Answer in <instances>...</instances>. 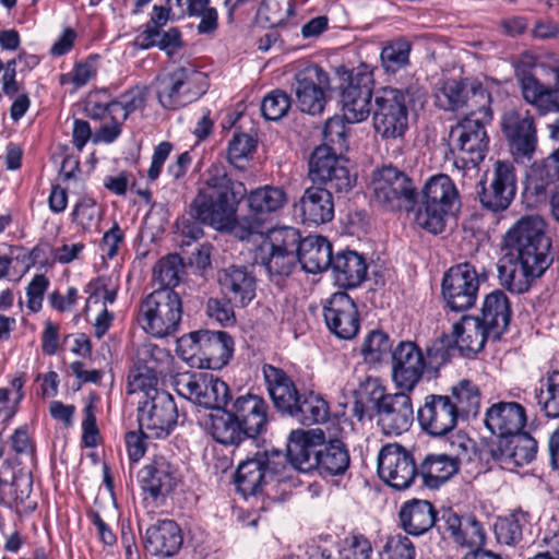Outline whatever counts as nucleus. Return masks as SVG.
I'll list each match as a JSON object with an SVG mask.
<instances>
[{
	"label": "nucleus",
	"instance_id": "1",
	"mask_svg": "<svg viewBox=\"0 0 559 559\" xmlns=\"http://www.w3.org/2000/svg\"><path fill=\"white\" fill-rule=\"evenodd\" d=\"M246 194L243 182L234 179L223 163H213L205 170L203 186L190 203V218L178 219L177 227L190 240L203 236L200 224L221 231L233 230L237 225L238 206Z\"/></svg>",
	"mask_w": 559,
	"mask_h": 559
},
{
	"label": "nucleus",
	"instance_id": "2",
	"mask_svg": "<svg viewBox=\"0 0 559 559\" xmlns=\"http://www.w3.org/2000/svg\"><path fill=\"white\" fill-rule=\"evenodd\" d=\"M478 111H469L449 131V154L457 169L477 167L486 157L489 136Z\"/></svg>",
	"mask_w": 559,
	"mask_h": 559
},
{
	"label": "nucleus",
	"instance_id": "3",
	"mask_svg": "<svg viewBox=\"0 0 559 559\" xmlns=\"http://www.w3.org/2000/svg\"><path fill=\"white\" fill-rule=\"evenodd\" d=\"M181 316L179 295L164 287L153 290L141 301L138 322L146 333L162 338L177 332Z\"/></svg>",
	"mask_w": 559,
	"mask_h": 559
},
{
	"label": "nucleus",
	"instance_id": "4",
	"mask_svg": "<svg viewBox=\"0 0 559 559\" xmlns=\"http://www.w3.org/2000/svg\"><path fill=\"white\" fill-rule=\"evenodd\" d=\"M487 338L492 336L478 317L463 316L453 324L450 335L441 336L427 348V357L436 365H443L455 352L464 356L480 352Z\"/></svg>",
	"mask_w": 559,
	"mask_h": 559
},
{
	"label": "nucleus",
	"instance_id": "5",
	"mask_svg": "<svg viewBox=\"0 0 559 559\" xmlns=\"http://www.w3.org/2000/svg\"><path fill=\"white\" fill-rule=\"evenodd\" d=\"M178 349L185 359H197L200 368L218 370L231 358L234 341L227 332L201 330L182 336Z\"/></svg>",
	"mask_w": 559,
	"mask_h": 559
},
{
	"label": "nucleus",
	"instance_id": "6",
	"mask_svg": "<svg viewBox=\"0 0 559 559\" xmlns=\"http://www.w3.org/2000/svg\"><path fill=\"white\" fill-rule=\"evenodd\" d=\"M206 76L191 66L177 67L158 75L155 91L159 104L165 109L176 110L205 93Z\"/></svg>",
	"mask_w": 559,
	"mask_h": 559
},
{
	"label": "nucleus",
	"instance_id": "7",
	"mask_svg": "<svg viewBox=\"0 0 559 559\" xmlns=\"http://www.w3.org/2000/svg\"><path fill=\"white\" fill-rule=\"evenodd\" d=\"M348 159L335 152L333 146H317L308 162V177L322 189L335 193H347L356 183V175L352 174Z\"/></svg>",
	"mask_w": 559,
	"mask_h": 559
},
{
	"label": "nucleus",
	"instance_id": "8",
	"mask_svg": "<svg viewBox=\"0 0 559 559\" xmlns=\"http://www.w3.org/2000/svg\"><path fill=\"white\" fill-rule=\"evenodd\" d=\"M409 91L385 87L374 95L372 121L377 134L384 140L402 139L408 128Z\"/></svg>",
	"mask_w": 559,
	"mask_h": 559
},
{
	"label": "nucleus",
	"instance_id": "9",
	"mask_svg": "<svg viewBox=\"0 0 559 559\" xmlns=\"http://www.w3.org/2000/svg\"><path fill=\"white\" fill-rule=\"evenodd\" d=\"M374 202L388 211H408L416 203L413 180L393 166H383L372 174L370 183Z\"/></svg>",
	"mask_w": 559,
	"mask_h": 559
},
{
	"label": "nucleus",
	"instance_id": "10",
	"mask_svg": "<svg viewBox=\"0 0 559 559\" xmlns=\"http://www.w3.org/2000/svg\"><path fill=\"white\" fill-rule=\"evenodd\" d=\"M367 388L371 389V400L378 415V425L386 436H400L407 431L414 420L411 396L405 391L385 394L378 380L368 379Z\"/></svg>",
	"mask_w": 559,
	"mask_h": 559
},
{
	"label": "nucleus",
	"instance_id": "11",
	"mask_svg": "<svg viewBox=\"0 0 559 559\" xmlns=\"http://www.w3.org/2000/svg\"><path fill=\"white\" fill-rule=\"evenodd\" d=\"M545 221L538 215L521 217L504 237L508 252L515 257L550 260V240L545 233Z\"/></svg>",
	"mask_w": 559,
	"mask_h": 559
},
{
	"label": "nucleus",
	"instance_id": "12",
	"mask_svg": "<svg viewBox=\"0 0 559 559\" xmlns=\"http://www.w3.org/2000/svg\"><path fill=\"white\" fill-rule=\"evenodd\" d=\"M151 399L139 401L138 421L140 429L151 438L168 437L178 421V409L174 397L166 391H153Z\"/></svg>",
	"mask_w": 559,
	"mask_h": 559
},
{
	"label": "nucleus",
	"instance_id": "13",
	"mask_svg": "<svg viewBox=\"0 0 559 559\" xmlns=\"http://www.w3.org/2000/svg\"><path fill=\"white\" fill-rule=\"evenodd\" d=\"M442 297L445 307L453 312H464L476 304L479 275L469 262L451 266L442 280Z\"/></svg>",
	"mask_w": 559,
	"mask_h": 559
},
{
	"label": "nucleus",
	"instance_id": "14",
	"mask_svg": "<svg viewBox=\"0 0 559 559\" xmlns=\"http://www.w3.org/2000/svg\"><path fill=\"white\" fill-rule=\"evenodd\" d=\"M175 385L179 395L204 408L221 409L230 397L228 385L212 374L182 372Z\"/></svg>",
	"mask_w": 559,
	"mask_h": 559
},
{
	"label": "nucleus",
	"instance_id": "15",
	"mask_svg": "<svg viewBox=\"0 0 559 559\" xmlns=\"http://www.w3.org/2000/svg\"><path fill=\"white\" fill-rule=\"evenodd\" d=\"M378 474L392 488L404 490L418 476V466L406 448L400 443H388L378 454Z\"/></svg>",
	"mask_w": 559,
	"mask_h": 559
},
{
	"label": "nucleus",
	"instance_id": "16",
	"mask_svg": "<svg viewBox=\"0 0 559 559\" xmlns=\"http://www.w3.org/2000/svg\"><path fill=\"white\" fill-rule=\"evenodd\" d=\"M328 90H330L329 75L318 66H308L295 74L293 91L302 112L312 116L322 114L326 105Z\"/></svg>",
	"mask_w": 559,
	"mask_h": 559
},
{
	"label": "nucleus",
	"instance_id": "17",
	"mask_svg": "<svg viewBox=\"0 0 559 559\" xmlns=\"http://www.w3.org/2000/svg\"><path fill=\"white\" fill-rule=\"evenodd\" d=\"M283 455L280 452H257L242 461L236 472V485L243 496L257 495L262 486L280 472Z\"/></svg>",
	"mask_w": 559,
	"mask_h": 559
},
{
	"label": "nucleus",
	"instance_id": "18",
	"mask_svg": "<svg viewBox=\"0 0 559 559\" xmlns=\"http://www.w3.org/2000/svg\"><path fill=\"white\" fill-rule=\"evenodd\" d=\"M469 440L465 436H455L450 445L453 453H430L427 454L418 465V476L423 484L431 489H437L452 478L460 466L459 455L467 451Z\"/></svg>",
	"mask_w": 559,
	"mask_h": 559
},
{
	"label": "nucleus",
	"instance_id": "19",
	"mask_svg": "<svg viewBox=\"0 0 559 559\" xmlns=\"http://www.w3.org/2000/svg\"><path fill=\"white\" fill-rule=\"evenodd\" d=\"M550 260L518 258L507 252L498 263L500 284L514 294L528 290L534 278L539 277L549 266Z\"/></svg>",
	"mask_w": 559,
	"mask_h": 559
},
{
	"label": "nucleus",
	"instance_id": "20",
	"mask_svg": "<svg viewBox=\"0 0 559 559\" xmlns=\"http://www.w3.org/2000/svg\"><path fill=\"white\" fill-rule=\"evenodd\" d=\"M516 193V171L510 160H497L487 186H483L479 200L484 207L492 212L507 210Z\"/></svg>",
	"mask_w": 559,
	"mask_h": 559
},
{
	"label": "nucleus",
	"instance_id": "21",
	"mask_svg": "<svg viewBox=\"0 0 559 559\" xmlns=\"http://www.w3.org/2000/svg\"><path fill=\"white\" fill-rule=\"evenodd\" d=\"M502 130L509 141L510 151L516 159L530 160L537 146L534 118L528 111L509 110L503 115Z\"/></svg>",
	"mask_w": 559,
	"mask_h": 559
},
{
	"label": "nucleus",
	"instance_id": "22",
	"mask_svg": "<svg viewBox=\"0 0 559 559\" xmlns=\"http://www.w3.org/2000/svg\"><path fill=\"white\" fill-rule=\"evenodd\" d=\"M425 367L424 354L414 342H400L392 350V378L401 391H413Z\"/></svg>",
	"mask_w": 559,
	"mask_h": 559
},
{
	"label": "nucleus",
	"instance_id": "23",
	"mask_svg": "<svg viewBox=\"0 0 559 559\" xmlns=\"http://www.w3.org/2000/svg\"><path fill=\"white\" fill-rule=\"evenodd\" d=\"M457 409L447 395H429L418 411L421 429L430 436L442 437L451 432L457 424Z\"/></svg>",
	"mask_w": 559,
	"mask_h": 559
},
{
	"label": "nucleus",
	"instance_id": "24",
	"mask_svg": "<svg viewBox=\"0 0 559 559\" xmlns=\"http://www.w3.org/2000/svg\"><path fill=\"white\" fill-rule=\"evenodd\" d=\"M329 330L338 338L352 340L359 330V314L354 300L346 293H335L323 309Z\"/></svg>",
	"mask_w": 559,
	"mask_h": 559
},
{
	"label": "nucleus",
	"instance_id": "25",
	"mask_svg": "<svg viewBox=\"0 0 559 559\" xmlns=\"http://www.w3.org/2000/svg\"><path fill=\"white\" fill-rule=\"evenodd\" d=\"M488 100L489 95L480 85L467 88L465 84L456 80L443 82L436 93V104L444 110H457L466 106L471 108V111H475L474 107L479 104L478 114L486 116Z\"/></svg>",
	"mask_w": 559,
	"mask_h": 559
},
{
	"label": "nucleus",
	"instance_id": "26",
	"mask_svg": "<svg viewBox=\"0 0 559 559\" xmlns=\"http://www.w3.org/2000/svg\"><path fill=\"white\" fill-rule=\"evenodd\" d=\"M556 186H559V150H555L540 163L531 166L526 177L525 192L535 204H545Z\"/></svg>",
	"mask_w": 559,
	"mask_h": 559
},
{
	"label": "nucleus",
	"instance_id": "27",
	"mask_svg": "<svg viewBox=\"0 0 559 559\" xmlns=\"http://www.w3.org/2000/svg\"><path fill=\"white\" fill-rule=\"evenodd\" d=\"M527 421L525 408L516 402H498L487 408L485 426L503 440L522 431Z\"/></svg>",
	"mask_w": 559,
	"mask_h": 559
},
{
	"label": "nucleus",
	"instance_id": "28",
	"mask_svg": "<svg viewBox=\"0 0 559 559\" xmlns=\"http://www.w3.org/2000/svg\"><path fill=\"white\" fill-rule=\"evenodd\" d=\"M138 476L142 490L154 500L169 495L179 481L177 467L164 456H156Z\"/></svg>",
	"mask_w": 559,
	"mask_h": 559
},
{
	"label": "nucleus",
	"instance_id": "29",
	"mask_svg": "<svg viewBox=\"0 0 559 559\" xmlns=\"http://www.w3.org/2000/svg\"><path fill=\"white\" fill-rule=\"evenodd\" d=\"M329 189L322 187L307 188L299 202L295 205L301 221L306 225H321L334 217V202Z\"/></svg>",
	"mask_w": 559,
	"mask_h": 559
},
{
	"label": "nucleus",
	"instance_id": "30",
	"mask_svg": "<svg viewBox=\"0 0 559 559\" xmlns=\"http://www.w3.org/2000/svg\"><path fill=\"white\" fill-rule=\"evenodd\" d=\"M322 440L323 432L317 436L312 431L294 430L287 442V457L292 465L302 472L309 473L318 467L319 447L314 439Z\"/></svg>",
	"mask_w": 559,
	"mask_h": 559
},
{
	"label": "nucleus",
	"instance_id": "31",
	"mask_svg": "<svg viewBox=\"0 0 559 559\" xmlns=\"http://www.w3.org/2000/svg\"><path fill=\"white\" fill-rule=\"evenodd\" d=\"M144 548L154 556L171 557L182 545L181 530L173 520H160L145 531Z\"/></svg>",
	"mask_w": 559,
	"mask_h": 559
},
{
	"label": "nucleus",
	"instance_id": "32",
	"mask_svg": "<svg viewBox=\"0 0 559 559\" xmlns=\"http://www.w3.org/2000/svg\"><path fill=\"white\" fill-rule=\"evenodd\" d=\"M218 283L224 296L242 307L255 297V278L246 266L223 269L218 272Z\"/></svg>",
	"mask_w": 559,
	"mask_h": 559
},
{
	"label": "nucleus",
	"instance_id": "33",
	"mask_svg": "<svg viewBox=\"0 0 559 559\" xmlns=\"http://www.w3.org/2000/svg\"><path fill=\"white\" fill-rule=\"evenodd\" d=\"M262 371L274 406L280 412L288 415L301 394H299L293 380L281 368L264 365Z\"/></svg>",
	"mask_w": 559,
	"mask_h": 559
},
{
	"label": "nucleus",
	"instance_id": "34",
	"mask_svg": "<svg viewBox=\"0 0 559 559\" xmlns=\"http://www.w3.org/2000/svg\"><path fill=\"white\" fill-rule=\"evenodd\" d=\"M399 518L405 533L420 536L436 525L437 511L431 502L413 499L401 507Z\"/></svg>",
	"mask_w": 559,
	"mask_h": 559
},
{
	"label": "nucleus",
	"instance_id": "35",
	"mask_svg": "<svg viewBox=\"0 0 559 559\" xmlns=\"http://www.w3.org/2000/svg\"><path fill=\"white\" fill-rule=\"evenodd\" d=\"M267 404L254 394L239 396L234 403V413L248 438L262 433L267 423Z\"/></svg>",
	"mask_w": 559,
	"mask_h": 559
},
{
	"label": "nucleus",
	"instance_id": "36",
	"mask_svg": "<svg viewBox=\"0 0 559 559\" xmlns=\"http://www.w3.org/2000/svg\"><path fill=\"white\" fill-rule=\"evenodd\" d=\"M537 453V441L526 432H516L503 440H499L497 448L492 449L496 460L523 466L531 463Z\"/></svg>",
	"mask_w": 559,
	"mask_h": 559
},
{
	"label": "nucleus",
	"instance_id": "37",
	"mask_svg": "<svg viewBox=\"0 0 559 559\" xmlns=\"http://www.w3.org/2000/svg\"><path fill=\"white\" fill-rule=\"evenodd\" d=\"M479 321L489 330L493 340L507 331L510 319L511 309L507 296L501 290H495L485 297L481 307V316Z\"/></svg>",
	"mask_w": 559,
	"mask_h": 559
},
{
	"label": "nucleus",
	"instance_id": "38",
	"mask_svg": "<svg viewBox=\"0 0 559 559\" xmlns=\"http://www.w3.org/2000/svg\"><path fill=\"white\" fill-rule=\"evenodd\" d=\"M331 269L336 284L344 288L357 287L367 276V264L364 257L352 250L336 253Z\"/></svg>",
	"mask_w": 559,
	"mask_h": 559
},
{
	"label": "nucleus",
	"instance_id": "39",
	"mask_svg": "<svg viewBox=\"0 0 559 559\" xmlns=\"http://www.w3.org/2000/svg\"><path fill=\"white\" fill-rule=\"evenodd\" d=\"M298 261L308 273H320L331 267L332 245L323 236H308L301 240Z\"/></svg>",
	"mask_w": 559,
	"mask_h": 559
},
{
	"label": "nucleus",
	"instance_id": "40",
	"mask_svg": "<svg viewBox=\"0 0 559 559\" xmlns=\"http://www.w3.org/2000/svg\"><path fill=\"white\" fill-rule=\"evenodd\" d=\"M520 85L523 98L539 114L559 112V90H550L531 74L523 75Z\"/></svg>",
	"mask_w": 559,
	"mask_h": 559
},
{
	"label": "nucleus",
	"instance_id": "41",
	"mask_svg": "<svg viewBox=\"0 0 559 559\" xmlns=\"http://www.w3.org/2000/svg\"><path fill=\"white\" fill-rule=\"evenodd\" d=\"M350 457L345 444L333 440L319 447V462L317 471L322 476L343 475L349 467Z\"/></svg>",
	"mask_w": 559,
	"mask_h": 559
},
{
	"label": "nucleus",
	"instance_id": "42",
	"mask_svg": "<svg viewBox=\"0 0 559 559\" xmlns=\"http://www.w3.org/2000/svg\"><path fill=\"white\" fill-rule=\"evenodd\" d=\"M305 426L322 424L329 419L328 403L313 392L302 393L288 414Z\"/></svg>",
	"mask_w": 559,
	"mask_h": 559
},
{
	"label": "nucleus",
	"instance_id": "43",
	"mask_svg": "<svg viewBox=\"0 0 559 559\" xmlns=\"http://www.w3.org/2000/svg\"><path fill=\"white\" fill-rule=\"evenodd\" d=\"M423 201L453 211L459 203V193L451 178L439 174L426 182Z\"/></svg>",
	"mask_w": 559,
	"mask_h": 559
},
{
	"label": "nucleus",
	"instance_id": "44",
	"mask_svg": "<svg viewBox=\"0 0 559 559\" xmlns=\"http://www.w3.org/2000/svg\"><path fill=\"white\" fill-rule=\"evenodd\" d=\"M211 432L217 442L226 445H237L248 438L234 412L213 415Z\"/></svg>",
	"mask_w": 559,
	"mask_h": 559
},
{
	"label": "nucleus",
	"instance_id": "45",
	"mask_svg": "<svg viewBox=\"0 0 559 559\" xmlns=\"http://www.w3.org/2000/svg\"><path fill=\"white\" fill-rule=\"evenodd\" d=\"M530 523V514L516 510L507 516L499 518L495 525L497 542L507 546H515L523 538V531Z\"/></svg>",
	"mask_w": 559,
	"mask_h": 559
},
{
	"label": "nucleus",
	"instance_id": "46",
	"mask_svg": "<svg viewBox=\"0 0 559 559\" xmlns=\"http://www.w3.org/2000/svg\"><path fill=\"white\" fill-rule=\"evenodd\" d=\"M261 242L257 247L262 251H282L297 253L301 242L300 235L293 227H278L271 229L265 236H260Z\"/></svg>",
	"mask_w": 559,
	"mask_h": 559
},
{
	"label": "nucleus",
	"instance_id": "47",
	"mask_svg": "<svg viewBox=\"0 0 559 559\" xmlns=\"http://www.w3.org/2000/svg\"><path fill=\"white\" fill-rule=\"evenodd\" d=\"M287 198L283 189L265 186L248 194V205L255 214H267L278 211L286 203Z\"/></svg>",
	"mask_w": 559,
	"mask_h": 559
},
{
	"label": "nucleus",
	"instance_id": "48",
	"mask_svg": "<svg viewBox=\"0 0 559 559\" xmlns=\"http://www.w3.org/2000/svg\"><path fill=\"white\" fill-rule=\"evenodd\" d=\"M298 261L297 253L255 249L254 263L262 265L270 276H288Z\"/></svg>",
	"mask_w": 559,
	"mask_h": 559
},
{
	"label": "nucleus",
	"instance_id": "49",
	"mask_svg": "<svg viewBox=\"0 0 559 559\" xmlns=\"http://www.w3.org/2000/svg\"><path fill=\"white\" fill-rule=\"evenodd\" d=\"M347 85L343 87L341 102L345 103L352 98L372 96L373 76L366 64L353 69L347 74Z\"/></svg>",
	"mask_w": 559,
	"mask_h": 559
},
{
	"label": "nucleus",
	"instance_id": "50",
	"mask_svg": "<svg viewBox=\"0 0 559 559\" xmlns=\"http://www.w3.org/2000/svg\"><path fill=\"white\" fill-rule=\"evenodd\" d=\"M454 399L453 406L457 409L459 416H476L480 407V393L473 382L462 380L452 388Z\"/></svg>",
	"mask_w": 559,
	"mask_h": 559
},
{
	"label": "nucleus",
	"instance_id": "51",
	"mask_svg": "<svg viewBox=\"0 0 559 559\" xmlns=\"http://www.w3.org/2000/svg\"><path fill=\"white\" fill-rule=\"evenodd\" d=\"M412 44L405 37L389 41L381 50L380 59L386 72L395 73L409 63Z\"/></svg>",
	"mask_w": 559,
	"mask_h": 559
},
{
	"label": "nucleus",
	"instance_id": "52",
	"mask_svg": "<svg viewBox=\"0 0 559 559\" xmlns=\"http://www.w3.org/2000/svg\"><path fill=\"white\" fill-rule=\"evenodd\" d=\"M534 397L547 417H559V371L540 380V388L535 391Z\"/></svg>",
	"mask_w": 559,
	"mask_h": 559
},
{
	"label": "nucleus",
	"instance_id": "53",
	"mask_svg": "<svg viewBox=\"0 0 559 559\" xmlns=\"http://www.w3.org/2000/svg\"><path fill=\"white\" fill-rule=\"evenodd\" d=\"M170 359L171 356L167 349L153 343H143L136 349L134 366L151 372L162 373Z\"/></svg>",
	"mask_w": 559,
	"mask_h": 559
},
{
	"label": "nucleus",
	"instance_id": "54",
	"mask_svg": "<svg viewBox=\"0 0 559 559\" xmlns=\"http://www.w3.org/2000/svg\"><path fill=\"white\" fill-rule=\"evenodd\" d=\"M140 40L142 48L157 46L169 55L181 46L180 32L175 27L163 32L162 28H150V25H147L146 29L140 35Z\"/></svg>",
	"mask_w": 559,
	"mask_h": 559
},
{
	"label": "nucleus",
	"instance_id": "55",
	"mask_svg": "<svg viewBox=\"0 0 559 559\" xmlns=\"http://www.w3.org/2000/svg\"><path fill=\"white\" fill-rule=\"evenodd\" d=\"M452 213L453 211L423 201L415 222L418 227L437 235L444 230L447 218Z\"/></svg>",
	"mask_w": 559,
	"mask_h": 559
},
{
	"label": "nucleus",
	"instance_id": "56",
	"mask_svg": "<svg viewBox=\"0 0 559 559\" xmlns=\"http://www.w3.org/2000/svg\"><path fill=\"white\" fill-rule=\"evenodd\" d=\"M392 350L389 336L377 330L371 331L361 345L365 361L372 365L380 362Z\"/></svg>",
	"mask_w": 559,
	"mask_h": 559
},
{
	"label": "nucleus",
	"instance_id": "57",
	"mask_svg": "<svg viewBox=\"0 0 559 559\" xmlns=\"http://www.w3.org/2000/svg\"><path fill=\"white\" fill-rule=\"evenodd\" d=\"M372 545L367 536L358 532H352L341 543L338 549L340 559H371Z\"/></svg>",
	"mask_w": 559,
	"mask_h": 559
},
{
	"label": "nucleus",
	"instance_id": "58",
	"mask_svg": "<svg viewBox=\"0 0 559 559\" xmlns=\"http://www.w3.org/2000/svg\"><path fill=\"white\" fill-rule=\"evenodd\" d=\"M181 259L178 254H169L162 258L153 270V280L162 287L173 289L179 283V272L181 269Z\"/></svg>",
	"mask_w": 559,
	"mask_h": 559
},
{
	"label": "nucleus",
	"instance_id": "59",
	"mask_svg": "<svg viewBox=\"0 0 559 559\" xmlns=\"http://www.w3.org/2000/svg\"><path fill=\"white\" fill-rule=\"evenodd\" d=\"M144 103L145 93L140 88H134L122 94L118 100L108 104L104 110L108 111L112 119L120 115L123 121L131 112L143 107Z\"/></svg>",
	"mask_w": 559,
	"mask_h": 559
},
{
	"label": "nucleus",
	"instance_id": "60",
	"mask_svg": "<svg viewBox=\"0 0 559 559\" xmlns=\"http://www.w3.org/2000/svg\"><path fill=\"white\" fill-rule=\"evenodd\" d=\"M188 15L200 17L199 34H212L218 26V14L215 8L210 7V0H189Z\"/></svg>",
	"mask_w": 559,
	"mask_h": 559
},
{
	"label": "nucleus",
	"instance_id": "61",
	"mask_svg": "<svg viewBox=\"0 0 559 559\" xmlns=\"http://www.w3.org/2000/svg\"><path fill=\"white\" fill-rule=\"evenodd\" d=\"M157 373L151 372L150 370L133 366L128 374V393L133 394L136 392H143L144 400L151 399L153 391H159L157 389Z\"/></svg>",
	"mask_w": 559,
	"mask_h": 559
},
{
	"label": "nucleus",
	"instance_id": "62",
	"mask_svg": "<svg viewBox=\"0 0 559 559\" xmlns=\"http://www.w3.org/2000/svg\"><path fill=\"white\" fill-rule=\"evenodd\" d=\"M289 108L290 98L281 90L270 92L261 103V112L267 120L276 121L283 118Z\"/></svg>",
	"mask_w": 559,
	"mask_h": 559
},
{
	"label": "nucleus",
	"instance_id": "63",
	"mask_svg": "<svg viewBox=\"0 0 559 559\" xmlns=\"http://www.w3.org/2000/svg\"><path fill=\"white\" fill-rule=\"evenodd\" d=\"M381 557L382 559H415V546L407 536L396 534L386 538Z\"/></svg>",
	"mask_w": 559,
	"mask_h": 559
},
{
	"label": "nucleus",
	"instance_id": "64",
	"mask_svg": "<svg viewBox=\"0 0 559 559\" xmlns=\"http://www.w3.org/2000/svg\"><path fill=\"white\" fill-rule=\"evenodd\" d=\"M535 555H540L547 559H559V527L556 522H551L548 528L534 543Z\"/></svg>",
	"mask_w": 559,
	"mask_h": 559
}]
</instances>
